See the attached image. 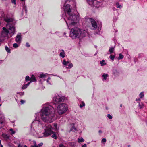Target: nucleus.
<instances>
[{
  "label": "nucleus",
  "mask_w": 147,
  "mask_h": 147,
  "mask_svg": "<svg viewBox=\"0 0 147 147\" xmlns=\"http://www.w3.org/2000/svg\"><path fill=\"white\" fill-rule=\"evenodd\" d=\"M30 83L31 82H36V81L35 78L34 76L33 75H32V76H31L30 78Z\"/></svg>",
  "instance_id": "15"
},
{
  "label": "nucleus",
  "mask_w": 147,
  "mask_h": 147,
  "mask_svg": "<svg viewBox=\"0 0 147 147\" xmlns=\"http://www.w3.org/2000/svg\"><path fill=\"white\" fill-rule=\"evenodd\" d=\"M84 141V140L83 138H78V142L79 143L83 142Z\"/></svg>",
  "instance_id": "24"
},
{
  "label": "nucleus",
  "mask_w": 147,
  "mask_h": 147,
  "mask_svg": "<svg viewBox=\"0 0 147 147\" xmlns=\"http://www.w3.org/2000/svg\"><path fill=\"white\" fill-rule=\"evenodd\" d=\"M116 7L117 8H121L122 7V5L120 4L119 2H117L116 3Z\"/></svg>",
  "instance_id": "19"
},
{
  "label": "nucleus",
  "mask_w": 147,
  "mask_h": 147,
  "mask_svg": "<svg viewBox=\"0 0 147 147\" xmlns=\"http://www.w3.org/2000/svg\"><path fill=\"white\" fill-rule=\"evenodd\" d=\"M70 131L75 132L77 131L76 128L74 127V123H72L70 125Z\"/></svg>",
  "instance_id": "10"
},
{
  "label": "nucleus",
  "mask_w": 147,
  "mask_h": 147,
  "mask_svg": "<svg viewBox=\"0 0 147 147\" xmlns=\"http://www.w3.org/2000/svg\"><path fill=\"white\" fill-rule=\"evenodd\" d=\"M30 80V78L28 76H26L25 77V80L26 82H28Z\"/></svg>",
  "instance_id": "27"
},
{
  "label": "nucleus",
  "mask_w": 147,
  "mask_h": 147,
  "mask_svg": "<svg viewBox=\"0 0 147 147\" xmlns=\"http://www.w3.org/2000/svg\"><path fill=\"white\" fill-rule=\"evenodd\" d=\"M120 106L121 107H122V104H121L120 105Z\"/></svg>",
  "instance_id": "49"
},
{
  "label": "nucleus",
  "mask_w": 147,
  "mask_h": 147,
  "mask_svg": "<svg viewBox=\"0 0 147 147\" xmlns=\"http://www.w3.org/2000/svg\"><path fill=\"white\" fill-rule=\"evenodd\" d=\"M85 105V103L83 101H82L81 104L80 105V107L82 108L83 107H84Z\"/></svg>",
  "instance_id": "20"
},
{
  "label": "nucleus",
  "mask_w": 147,
  "mask_h": 147,
  "mask_svg": "<svg viewBox=\"0 0 147 147\" xmlns=\"http://www.w3.org/2000/svg\"><path fill=\"white\" fill-rule=\"evenodd\" d=\"M3 137L6 141H8L9 139V136L7 134H3L2 136Z\"/></svg>",
  "instance_id": "14"
},
{
  "label": "nucleus",
  "mask_w": 147,
  "mask_h": 147,
  "mask_svg": "<svg viewBox=\"0 0 147 147\" xmlns=\"http://www.w3.org/2000/svg\"><path fill=\"white\" fill-rule=\"evenodd\" d=\"M19 94L20 95H23L24 94V92H20V93H19Z\"/></svg>",
  "instance_id": "40"
},
{
  "label": "nucleus",
  "mask_w": 147,
  "mask_h": 147,
  "mask_svg": "<svg viewBox=\"0 0 147 147\" xmlns=\"http://www.w3.org/2000/svg\"><path fill=\"white\" fill-rule=\"evenodd\" d=\"M108 76L109 75L107 74H103L102 76V77L103 78L102 79V81H105V80H106L107 79V78L108 77Z\"/></svg>",
  "instance_id": "11"
},
{
  "label": "nucleus",
  "mask_w": 147,
  "mask_h": 147,
  "mask_svg": "<svg viewBox=\"0 0 147 147\" xmlns=\"http://www.w3.org/2000/svg\"><path fill=\"white\" fill-rule=\"evenodd\" d=\"M43 144V143H41L38 144V146H39V147L41 146Z\"/></svg>",
  "instance_id": "41"
},
{
  "label": "nucleus",
  "mask_w": 147,
  "mask_h": 147,
  "mask_svg": "<svg viewBox=\"0 0 147 147\" xmlns=\"http://www.w3.org/2000/svg\"><path fill=\"white\" fill-rule=\"evenodd\" d=\"M11 132V134H15V131L13 130V129L12 128H11L9 130Z\"/></svg>",
  "instance_id": "33"
},
{
  "label": "nucleus",
  "mask_w": 147,
  "mask_h": 147,
  "mask_svg": "<svg viewBox=\"0 0 147 147\" xmlns=\"http://www.w3.org/2000/svg\"><path fill=\"white\" fill-rule=\"evenodd\" d=\"M143 106V105L142 103H139V106L140 107V108H142Z\"/></svg>",
  "instance_id": "35"
},
{
  "label": "nucleus",
  "mask_w": 147,
  "mask_h": 147,
  "mask_svg": "<svg viewBox=\"0 0 147 147\" xmlns=\"http://www.w3.org/2000/svg\"><path fill=\"white\" fill-rule=\"evenodd\" d=\"M144 96V93L143 92H141L139 94V97L140 98H142Z\"/></svg>",
  "instance_id": "23"
},
{
  "label": "nucleus",
  "mask_w": 147,
  "mask_h": 147,
  "mask_svg": "<svg viewBox=\"0 0 147 147\" xmlns=\"http://www.w3.org/2000/svg\"><path fill=\"white\" fill-rule=\"evenodd\" d=\"M140 98H138V99H136V101H140Z\"/></svg>",
  "instance_id": "45"
},
{
  "label": "nucleus",
  "mask_w": 147,
  "mask_h": 147,
  "mask_svg": "<svg viewBox=\"0 0 147 147\" xmlns=\"http://www.w3.org/2000/svg\"><path fill=\"white\" fill-rule=\"evenodd\" d=\"M107 117L109 119H112L113 118L112 116L110 114H108L107 115Z\"/></svg>",
  "instance_id": "34"
},
{
  "label": "nucleus",
  "mask_w": 147,
  "mask_h": 147,
  "mask_svg": "<svg viewBox=\"0 0 147 147\" xmlns=\"http://www.w3.org/2000/svg\"><path fill=\"white\" fill-rule=\"evenodd\" d=\"M146 124H147V123H146Z\"/></svg>",
  "instance_id": "61"
},
{
  "label": "nucleus",
  "mask_w": 147,
  "mask_h": 147,
  "mask_svg": "<svg viewBox=\"0 0 147 147\" xmlns=\"http://www.w3.org/2000/svg\"><path fill=\"white\" fill-rule=\"evenodd\" d=\"M88 3L92 6H94L96 7H98L97 5L98 2L96 0H87Z\"/></svg>",
  "instance_id": "8"
},
{
  "label": "nucleus",
  "mask_w": 147,
  "mask_h": 147,
  "mask_svg": "<svg viewBox=\"0 0 147 147\" xmlns=\"http://www.w3.org/2000/svg\"><path fill=\"white\" fill-rule=\"evenodd\" d=\"M19 47V45L17 43H14L13 45V47L14 48H17Z\"/></svg>",
  "instance_id": "28"
},
{
  "label": "nucleus",
  "mask_w": 147,
  "mask_h": 147,
  "mask_svg": "<svg viewBox=\"0 0 147 147\" xmlns=\"http://www.w3.org/2000/svg\"><path fill=\"white\" fill-rule=\"evenodd\" d=\"M22 39V38L21 33H19L16 37L15 41L17 43L20 44L21 42Z\"/></svg>",
  "instance_id": "9"
},
{
  "label": "nucleus",
  "mask_w": 147,
  "mask_h": 147,
  "mask_svg": "<svg viewBox=\"0 0 147 147\" xmlns=\"http://www.w3.org/2000/svg\"><path fill=\"white\" fill-rule=\"evenodd\" d=\"M58 147H66V146L64 145L63 143L60 144Z\"/></svg>",
  "instance_id": "30"
},
{
  "label": "nucleus",
  "mask_w": 147,
  "mask_h": 147,
  "mask_svg": "<svg viewBox=\"0 0 147 147\" xmlns=\"http://www.w3.org/2000/svg\"><path fill=\"white\" fill-rule=\"evenodd\" d=\"M77 24V23L75 25L72 26L71 28L69 29H70L71 28L70 32V34L69 36L72 39H75L76 38L81 39L88 34V32L85 30L80 29L77 27L72 28L73 26H75Z\"/></svg>",
  "instance_id": "4"
},
{
  "label": "nucleus",
  "mask_w": 147,
  "mask_h": 147,
  "mask_svg": "<svg viewBox=\"0 0 147 147\" xmlns=\"http://www.w3.org/2000/svg\"><path fill=\"white\" fill-rule=\"evenodd\" d=\"M21 104H23L25 102V101L23 100H21L20 101Z\"/></svg>",
  "instance_id": "38"
},
{
  "label": "nucleus",
  "mask_w": 147,
  "mask_h": 147,
  "mask_svg": "<svg viewBox=\"0 0 147 147\" xmlns=\"http://www.w3.org/2000/svg\"><path fill=\"white\" fill-rule=\"evenodd\" d=\"M123 57L124 56L123 55H122L120 53L119 54V57H118V59L119 60L120 59H121L123 58Z\"/></svg>",
  "instance_id": "25"
},
{
  "label": "nucleus",
  "mask_w": 147,
  "mask_h": 147,
  "mask_svg": "<svg viewBox=\"0 0 147 147\" xmlns=\"http://www.w3.org/2000/svg\"><path fill=\"white\" fill-rule=\"evenodd\" d=\"M98 132H99V133H100V134L102 133V131L101 130H99V131Z\"/></svg>",
  "instance_id": "46"
},
{
  "label": "nucleus",
  "mask_w": 147,
  "mask_h": 147,
  "mask_svg": "<svg viewBox=\"0 0 147 147\" xmlns=\"http://www.w3.org/2000/svg\"><path fill=\"white\" fill-rule=\"evenodd\" d=\"M5 49L6 51L8 53H10V49L7 46L5 47Z\"/></svg>",
  "instance_id": "26"
},
{
  "label": "nucleus",
  "mask_w": 147,
  "mask_h": 147,
  "mask_svg": "<svg viewBox=\"0 0 147 147\" xmlns=\"http://www.w3.org/2000/svg\"><path fill=\"white\" fill-rule=\"evenodd\" d=\"M3 123V121L0 120V124H2Z\"/></svg>",
  "instance_id": "44"
},
{
  "label": "nucleus",
  "mask_w": 147,
  "mask_h": 147,
  "mask_svg": "<svg viewBox=\"0 0 147 147\" xmlns=\"http://www.w3.org/2000/svg\"><path fill=\"white\" fill-rule=\"evenodd\" d=\"M96 54H97V53H95V54L94 55H96Z\"/></svg>",
  "instance_id": "58"
},
{
  "label": "nucleus",
  "mask_w": 147,
  "mask_h": 147,
  "mask_svg": "<svg viewBox=\"0 0 147 147\" xmlns=\"http://www.w3.org/2000/svg\"><path fill=\"white\" fill-rule=\"evenodd\" d=\"M87 20L91 22L92 26L94 28L93 29H95L97 28V24L95 20L90 18H88Z\"/></svg>",
  "instance_id": "7"
},
{
  "label": "nucleus",
  "mask_w": 147,
  "mask_h": 147,
  "mask_svg": "<svg viewBox=\"0 0 147 147\" xmlns=\"http://www.w3.org/2000/svg\"><path fill=\"white\" fill-rule=\"evenodd\" d=\"M69 63V62L68 61H66L64 59L63 61L62 64L64 65L65 66H66Z\"/></svg>",
  "instance_id": "17"
},
{
  "label": "nucleus",
  "mask_w": 147,
  "mask_h": 147,
  "mask_svg": "<svg viewBox=\"0 0 147 147\" xmlns=\"http://www.w3.org/2000/svg\"><path fill=\"white\" fill-rule=\"evenodd\" d=\"M68 109L67 105L64 103L59 104L56 108L57 113L59 115L65 113Z\"/></svg>",
  "instance_id": "5"
},
{
  "label": "nucleus",
  "mask_w": 147,
  "mask_h": 147,
  "mask_svg": "<svg viewBox=\"0 0 147 147\" xmlns=\"http://www.w3.org/2000/svg\"><path fill=\"white\" fill-rule=\"evenodd\" d=\"M59 56L63 58L65 57V53L63 50H62L59 54Z\"/></svg>",
  "instance_id": "12"
},
{
  "label": "nucleus",
  "mask_w": 147,
  "mask_h": 147,
  "mask_svg": "<svg viewBox=\"0 0 147 147\" xmlns=\"http://www.w3.org/2000/svg\"><path fill=\"white\" fill-rule=\"evenodd\" d=\"M5 21L7 22V26L9 27V30L6 28L3 27V31H2L1 36H0V41L1 42H4L6 39L9 33L11 36L13 35L15 32V24L16 21L12 18L7 17L4 18Z\"/></svg>",
  "instance_id": "3"
},
{
  "label": "nucleus",
  "mask_w": 147,
  "mask_h": 147,
  "mask_svg": "<svg viewBox=\"0 0 147 147\" xmlns=\"http://www.w3.org/2000/svg\"><path fill=\"white\" fill-rule=\"evenodd\" d=\"M113 74H115V72H113Z\"/></svg>",
  "instance_id": "57"
},
{
  "label": "nucleus",
  "mask_w": 147,
  "mask_h": 147,
  "mask_svg": "<svg viewBox=\"0 0 147 147\" xmlns=\"http://www.w3.org/2000/svg\"><path fill=\"white\" fill-rule=\"evenodd\" d=\"M50 79H51L50 77H48V78L46 80L47 82V83H48V84H51V83L49 81V80H50Z\"/></svg>",
  "instance_id": "29"
},
{
  "label": "nucleus",
  "mask_w": 147,
  "mask_h": 147,
  "mask_svg": "<svg viewBox=\"0 0 147 147\" xmlns=\"http://www.w3.org/2000/svg\"><path fill=\"white\" fill-rule=\"evenodd\" d=\"M73 67V65L72 63H69V64L68 65V67H67L66 68H69L70 69L72 67Z\"/></svg>",
  "instance_id": "22"
},
{
  "label": "nucleus",
  "mask_w": 147,
  "mask_h": 147,
  "mask_svg": "<svg viewBox=\"0 0 147 147\" xmlns=\"http://www.w3.org/2000/svg\"><path fill=\"white\" fill-rule=\"evenodd\" d=\"M24 147H27V146L26 145H25L24 146Z\"/></svg>",
  "instance_id": "52"
},
{
  "label": "nucleus",
  "mask_w": 147,
  "mask_h": 147,
  "mask_svg": "<svg viewBox=\"0 0 147 147\" xmlns=\"http://www.w3.org/2000/svg\"><path fill=\"white\" fill-rule=\"evenodd\" d=\"M65 99V97L58 94H55L53 97V101L56 103L63 102Z\"/></svg>",
  "instance_id": "6"
},
{
  "label": "nucleus",
  "mask_w": 147,
  "mask_h": 147,
  "mask_svg": "<svg viewBox=\"0 0 147 147\" xmlns=\"http://www.w3.org/2000/svg\"><path fill=\"white\" fill-rule=\"evenodd\" d=\"M66 1H69V2L71 1L72 0H66Z\"/></svg>",
  "instance_id": "50"
},
{
  "label": "nucleus",
  "mask_w": 147,
  "mask_h": 147,
  "mask_svg": "<svg viewBox=\"0 0 147 147\" xmlns=\"http://www.w3.org/2000/svg\"><path fill=\"white\" fill-rule=\"evenodd\" d=\"M60 36V37H61V36Z\"/></svg>",
  "instance_id": "60"
},
{
  "label": "nucleus",
  "mask_w": 147,
  "mask_h": 147,
  "mask_svg": "<svg viewBox=\"0 0 147 147\" xmlns=\"http://www.w3.org/2000/svg\"><path fill=\"white\" fill-rule=\"evenodd\" d=\"M1 106V104H0V107Z\"/></svg>",
  "instance_id": "59"
},
{
  "label": "nucleus",
  "mask_w": 147,
  "mask_h": 147,
  "mask_svg": "<svg viewBox=\"0 0 147 147\" xmlns=\"http://www.w3.org/2000/svg\"><path fill=\"white\" fill-rule=\"evenodd\" d=\"M0 145H1V140H0Z\"/></svg>",
  "instance_id": "54"
},
{
  "label": "nucleus",
  "mask_w": 147,
  "mask_h": 147,
  "mask_svg": "<svg viewBox=\"0 0 147 147\" xmlns=\"http://www.w3.org/2000/svg\"><path fill=\"white\" fill-rule=\"evenodd\" d=\"M127 147H130V145H128Z\"/></svg>",
  "instance_id": "51"
},
{
  "label": "nucleus",
  "mask_w": 147,
  "mask_h": 147,
  "mask_svg": "<svg viewBox=\"0 0 147 147\" xmlns=\"http://www.w3.org/2000/svg\"><path fill=\"white\" fill-rule=\"evenodd\" d=\"M115 57V55H111L109 56V58L112 60H113Z\"/></svg>",
  "instance_id": "31"
},
{
  "label": "nucleus",
  "mask_w": 147,
  "mask_h": 147,
  "mask_svg": "<svg viewBox=\"0 0 147 147\" xmlns=\"http://www.w3.org/2000/svg\"><path fill=\"white\" fill-rule=\"evenodd\" d=\"M115 50V47H110L109 48V52L110 54H111Z\"/></svg>",
  "instance_id": "13"
},
{
  "label": "nucleus",
  "mask_w": 147,
  "mask_h": 147,
  "mask_svg": "<svg viewBox=\"0 0 147 147\" xmlns=\"http://www.w3.org/2000/svg\"><path fill=\"white\" fill-rule=\"evenodd\" d=\"M55 110L51 105L45 104L42 106L41 112L35 114V119L32 124L31 132L34 135L41 138L47 137L54 133L52 129L57 130V124L53 128L50 125H45L43 122L51 123L56 119Z\"/></svg>",
  "instance_id": "1"
},
{
  "label": "nucleus",
  "mask_w": 147,
  "mask_h": 147,
  "mask_svg": "<svg viewBox=\"0 0 147 147\" xmlns=\"http://www.w3.org/2000/svg\"><path fill=\"white\" fill-rule=\"evenodd\" d=\"M82 147H87L86 144H84V145H82Z\"/></svg>",
  "instance_id": "42"
},
{
  "label": "nucleus",
  "mask_w": 147,
  "mask_h": 147,
  "mask_svg": "<svg viewBox=\"0 0 147 147\" xmlns=\"http://www.w3.org/2000/svg\"><path fill=\"white\" fill-rule=\"evenodd\" d=\"M26 46L28 47H30V45H29V44L28 42H27L26 44Z\"/></svg>",
  "instance_id": "39"
},
{
  "label": "nucleus",
  "mask_w": 147,
  "mask_h": 147,
  "mask_svg": "<svg viewBox=\"0 0 147 147\" xmlns=\"http://www.w3.org/2000/svg\"><path fill=\"white\" fill-rule=\"evenodd\" d=\"M20 0L21 1H25V0Z\"/></svg>",
  "instance_id": "55"
},
{
  "label": "nucleus",
  "mask_w": 147,
  "mask_h": 147,
  "mask_svg": "<svg viewBox=\"0 0 147 147\" xmlns=\"http://www.w3.org/2000/svg\"><path fill=\"white\" fill-rule=\"evenodd\" d=\"M18 147H24L22 146L19 145Z\"/></svg>",
  "instance_id": "47"
},
{
  "label": "nucleus",
  "mask_w": 147,
  "mask_h": 147,
  "mask_svg": "<svg viewBox=\"0 0 147 147\" xmlns=\"http://www.w3.org/2000/svg\"><path fill=\"white\" fill-rule=\"evenodd\" d=\"M31 147H39L37 145H34V146H32Z\"/></svg>",
  "instance_id": "43"
},
{
  "label": "nucleus",
  "mask_w": 147,
  "mask_h": 147,
  "mask_svg": "<svg viewBox=\"0 0 147 147\" xmlns=\"http://www.w3.org/2000/svg\"><path fill=\"white\" fill-rule=\"evenodd\" d=\"M100 63L102 66H103L104 65H106V63L105 62V61L104 60H103L101 61L100 62Z\"/></svg>",
  "instance_id": "21"
},
{
  "label": "nucleus",
  "mask_w": 147,
  "mask_h": 147,
  "mask_svg": "<svg viewBox=\"0 0 147 147\" xmlns=\"http://www.w3.org/2000/svg\"><path fill=\"white\" fill-rule=\"evenodd\" d=\"M64 35H65L66 34V33L65 32L64 33Z\"/></svg>",
  "instance_id": "56"
},
{
  "label": "nucleus",
  "mask_w": 147,
  "mask_h": 147,
  "mask_svg": "<svg viewBox=\"0 0 147 147\" xmlns=\"http://www.w3.org/2000/svg\"><path fill=\"white\" fill-rule=\"evenodd\" d=\"M106 141V139L105 138H103L102 139V142H105Z\"/></svg>",
  "instance_id": "36"
},
{
  "label": "nucleus",
  "mask_w": 147,
  "mask_h": 147,
  "mask_svg": "<svg viewBox=\"0 0 147 147\" xmlns=\"http://www.w3.org/2000/svg\"><path fill=\"white\" fill-rule=\"evenodd\" d=\"M0 145L1 146V147H3V146L1 144V145Z\"/></svg>",
  "instance_id": "53"
},
{
  "label": "nucleus",
  "mask_w": 147,
  "mask_h": 147,
  "mask_svg": "<svg viewBox=\"0 0 147 147\" xmlns=\"http://www.w3.org/2000/svg\"><path fill=\"white\" fill-rule=\"evenodd\" d=\"M30 82H28L26 84L23 85L22 88V89H25L27 87L30 85Z\"/></svg>",
  "instance_id": "18"
},
{
  "label": "nucleus",
  "mask_w": 147,
  "mask_h": 147,
  "mask_svg": "<svg viewBox=\"0 0 147 147\" xmlns=\"http://www.w3.org/2000/svg\"><path fill=\"white\" fill-rule=\"evenodd\" d=\"M71 7L69 4L65 5L63 6V9L65 14L63 15L65 16L66 18L64 19L66 22L67 27L70 29L73 25H75L78 22L80 19L79 17L76 15L71 11Z\"/></svg>",
  "instance_id": "2"
},
{
  "label": "nucleus",
  "mask_w": 147,
  "mask_h": 147,
  "mask_svg": "<svg viewBox=\"0 0 147 147\" xmlns=\"http://www.w3.org/2000/svg\"><path fill=\"white\" fill-rule=\"evenodd\" d=\"M25 11H26V7H25Z\"/></svg>",
  "instance_id": "48"
},
{
  "label": "nucleus",
  "mask_w": 147,
  "mask_h": 147,
  "mask_svg": "<svg viewBox=\"0 0 147 147\" xmlns=\"http://www.w3.org/2000/svg\"><path fill=\"white\" fill-rule=\"evenodd\" d=\"M12 3H13L14 5H15L16 3V0H11Z\"/></svg>",
  "instance_id": "37"
},
{
  "label": "nucleus",
  "mask_w": 147,
  "mask_h": 147,
  "mask_svg": "<svg viewBox=\"0 0 147 147\" xmlns=\"http://www.w3.org/2000/svg\"><path fill=\"white\" fill-rule=\"evenodd\" d=\"M52 137L55 139H57V137L55 134H54L52 136Z\"/></svg>",
  "instance_id": "32"
},
{
  "label": "nucleus",
  "mask_w": 147,
  "mask_h": 147,
  "mask_svg": "<svg viewBox=\"0 0 147 147\" xmlns=\"http://www.w3.org/2000/svg\"><path fill=\"white\" fill-rule=\"evenodd\" d=\"M47 74L46 73H42L39 74L38 77L40 78H44L46 77Z\"/></svg>",
  "instance_id": "16"
}]
</instances>
